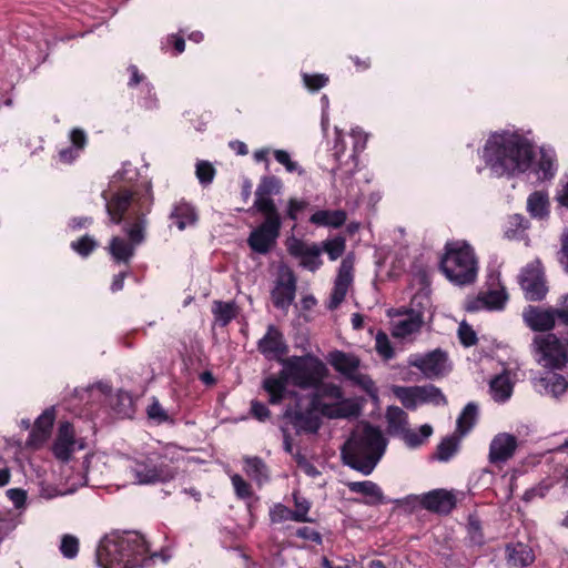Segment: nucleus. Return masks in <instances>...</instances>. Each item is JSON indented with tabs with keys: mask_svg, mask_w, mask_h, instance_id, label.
Masks as SVG:
<instances>
[{
	"mask_svg": "<svg viewBox=\"0 0 568 568\" xmlns=\"http://www.w3.org/2000/svg\"><path fill=\"white\" fill-rule=\"evenodd\" d=\"M328 368L318 357L306 354L291 356L282 362L277 376H268L263 382L270 395V403L282 400L288 384L302 389H313L311 407L327 418H349L359 413V406L353 398H345L339 386L324 383Z\"/></svg>",
	"mask_w": 568,
	"mask_h": 568,
	"instance_id": "nucleus-1",
	"label": "nucleus"
},
{
	"mask_svg": "<svg viewBox=\"0 0 568 568\" xmlns=\"http://www.w3.org/2000/svg\"><path fill=\"white\" fill-rule=\"evenodd\" d=\"M105 201V211L110 222L120 224L123 214L129 209L136 215L135 221L124 226L128 240L121 236H114L109 244V253L118 263H129L135 253V248L144 242L145 239V213L149 212L152 204L150 187L146 186L143 193L131 194L125 190L112 194L110 197L103 193Z\"/></svg>",
	"mask_w": 568,
	"mask_h": 568,
	"instance_id": "nucleus-2",
	"label": "nucleus"
},
{
	"mask_svg": "<svg viewBox=\"0 0 568 568\" xmlns=\"http://www.w3.org/2000/svg\"><path fill=\"white\" fill-rule=\"evenodd\" d=\"M479 156L491 175L514 178L531 169L535 148L520 131L500 130L488 135Z\"/></svg>",
	"mask_w": 568,
	"mask_h": 568,
	"instance_id": "nucleus-3",
	"label": "nucleus"
},
{
	"mask_svg": "<svg viewBox=\"0 0 568 568\" xmlns=\"http://www.w3.org/2000/svg\"><path fill=\"white\" fill-rule=\"evenodd\" d=\"M168 550L150 552L149 542L138 531H111L103 536L95 549L100 568H144L156 562H168Z\"/></svg>",
	"mask_w": 568,
	"mask_h": 568,
	"instance_id": "nucleus-4",
	"label": "nucleus"
},
{
	"mask_svg": "<svg viewBox=\"0 0 568 568\" xmlns=\"http://www.w3.org/2000/svg\"><path fill=\"white\" fill-rule=\"evenodd\" d=\"M382 432L368 424H359L342 449L344 462L364 475H369L386 449Z\"/></svg>",
	"mask_w": 568,
	"mask_h": 568,
	"instance_id": "nucleus-5",
	"label": "nucleus"
},
{
	"mask_svg": "<svg viewBox=\"0 0 568 568\" xmlns=\"http://www.w3.org/2000/svg\"><path fill=\"white\" fill-rule=\"evenodd\" d=\"M181 452L174 447L165 449V456L162 457L156 453L140 454L125 460V474L132 484L152 485L165 483L175 476V469L171 467L166 459L172 462L174 455Z\"/></svg>",
	"mask_w": 568,
	"mask_h": 568,
	"instance_id": "nucleus-6",
	"label": "nucleus"
},
{
	"mask_svg": "<svg viewBox=\"0 0 568 568\" xmlns=\"http://www.w3.org/2000/svg\"><path fill=\"white\" fill-rule=\"evenodd\" d=\"M440 268L452 283L459 286L468 285L477 278L478 258L466 241H450L445 244Z\"/></svg>",
	"mask_w": 568,
	"mask_h": 568,
	"instance_id": "nucleus-7",
	"label": "nucleus"
},
{
	"mask_svg": "<svg viewBox=\"0 0 568 568\" xmlns=\"http://www.w3.org/2000/svg\"><path fill=\"white\" fill-rule=\"evenodd\" d=\"M536 362L551 369H562L568 364V339L555 334L536 336L532 341Z\"/></svg>",
	"mask_w": 568,
	"mask_h": 568,
	"instance_id": "nucleus-8",
	"label": "nucleus"
},
{
	"mask_svg": "<svg viewBox=\"0 0 568 568\" xmlns=\"http://www.w3.org/2000/svg\"><path fill=\"white\" fill-rule=\"evenodd\" d=\"M393 393L407 409L412 410L424 404L438 406L446 403L440 389L434 385L394 386Z\"/></svg>",
	"mask_w": 568,
	"mask_h": 568,
	"instance_id": "nucleus-9",
	"label": "nucleus"
},
{
	"mask_svg": "<svg viewBox=\"0 0 568 568\" xmlns=\"http://www.w3.org/2000/svg\"><path fill=\"white\" fill-rule=\"evenodd\" d=\"M407 363L429 379L443 377L452 371V362L448 354L440 348L425 354H412Z\"/></svg>",
	"mask_w": 568,
	"mask_h": 568,
	"instance_id": "nucleus-10",
	"label": "nucleus"
},
{
	"mask_svg": "<svg viewBox=\"0 0 568 568\" xmlns=\"http://www.w3.org/2000/svg\"><path fill=\"white\" fill-rule=\"evenodd\" d=\"M488 290L479 294L477 297L469 298L466 302V310L468 312H477L480 310L499 311L503 310L508 295L505 286L500 283L499 274H491L487 282Z\"/></svg>",
	"mask_w": 568,
	"mask_h": 568,
	"instance_id": "nucleus-11",
	"label": "nucleus"
},
{
	"mask_svg": "<svg viewBox=\"0 0 568 568\" xmlns=\"http://www.w3.org/2000/svg\"><path fill=\"white\" fill-rule=\"evenodd\" d=\"M519 284L527 300L540 301L546 296L548 287L541 263L538 260L532 261L521 270Z\"/></svg>",
	"mask_w": 568,
	"mask_h": 568,
	"instance_id": "nucleus-12",
	"label": "nucleus"
},
{
	"mask_svg": "<svg viewBox=\"0 0 568 568\" xmlns=\"http://www.w3.org/2000/svg\"><path fill=\"white\" fill-rule=\"evenodd\" d=\"M288 253L300 261V265L311 272L317 271L323 261L321 260L322 248L316 243H307L296 237L286 242Z\"/></svg>",
	"mask_w": 568,
	"mask_h": 568,
	"instance_id": "nucleus-13",
	"label": "nucleus"
},
{
	"mask_svg": "<svg viewBox=\"0 0 568 568\" xmlns=\"http://www.w3.org/2000/svg\"><path fill=\"white\" fill-rule=\"evenodd\" d=\"M354 265L355 257L353 254H347L342 260L334 282V288L328 302V307L331 310L337 308L345 300V296L353 284Z\"/></svg>",
	"mask_w": 568,
	"mask_h": 568,
	"instance_id": "nucleus-14",
	"label": "nucleus"
},
{
	"mask_svg": "<svg viewBox=\"0 0 568 568\" xmlns=\"http://www.w3.org/2000/svg\"><path fill=\"white\" fill-rule=\"evenodd\" d=\"M281 222L264 221L260 226L254 229L247 243L252 251L258 254H266L276 243L280 235Z\"/></svg>",
	"mask_w": 568,
	"mask_h": 568,
	"instance_id": "nucleus-15",
	"label": "nucleus"
},
{
	"mask_svg": "<svg viewBox=\"0 0 568 568\" xmlns=\"http://www.w3.org/2000/svg\"><path fill=\"white\" fill-rule=\"evenodd\" d=\"M518 446L517 438L508 433L497 434L490 442L488 460L493 465L500 466L508 462Z\"/></svg>",
	"mask_w": 568,
	"mask_h": 568,
	"instance_id": "nucleus-16",
	"label": "nucleus"
},
{
	"mask_svg": "<svg viewBox=\"0 0 568 568\" xmlns=\"http://www.w3.org/2000/svg\"><path fill=\"white\" fill-rule=\"evenodd\" d=\"M525 324L536 332H545L554 328L556 323V313L554 307L544 308L539 306H527L523 311Z\"/></svg>",
	"mask_w": 568,
	"mask_h": 568,
	"instance_id": "nucleus-17",
	"label": "nucleus"
},
{
	"mask_svg": "<svg viewBox=\"0 0 568 568\" xmlns=\"http://www.w3.org/2000/svg\"><path fill=\"white\" fill-rule=\"evenodd\" d=\"M296 278L291 271L281 273L277 283L272 291V300L276 307L287 310L295 297Z\"/></svg>",
	"mask_w": 568,
	"mask_h": 568,
	"instance_id": "nucleus-18",
	"label": "nucleus"
},
{
	"mask_svg": "<svg viewBox=\"0 0 568 568\" xmlns=\"http://www.w3.org/2000/svg\"><path fill=\"white\" fill-rule=\"evenodd\" d=\"M532 384L537 393L552 398H560L568 390V381L558 373H546L535 378Z\"/></svg>",
	"mask_w": 568,
	"mask_h": 568,
	"instance_id": "nucleus-19",
	"label": "nucleus"
},
{
	"mask_svg": "<svg viewBox=\"0 0 568 568\" xmlns=\"http://www.w3.org/2000/svg\"><path fill=\"white\" fill-rule=\"evenodd\" d=\"M420 505L432 511L448 514L456 505L455 495L446 489H435L419 496Z\"/></svg>",
	"mask_w": 568,
	"mask_h": 568,
	"instance_id": "nucleus-20",
	"label": "nucleus"
},
{
	"mask_svg": "<svg viewBox=\"0 0 568 568\" xmlns=\"http://www.w3.org/2000/svg\"><path fill=\"white\" fill-rule=\"evenodd\" d=\"M8 499L13 504L14 509L9 510L2 517V534L12 531L20 523L26 508L27 493L20 488H11L6 491Z\"/></svg>",
	"mask_w": 568,
	"mask_h": 568,
	"instance_id": "nucleus-21",
	"label": "nucleus"
},
{
	"mask_svg": "<svg viewBox=\"0 0 568 568\" xmlns=\"http://www.w3.org/2000/svg\"><path fill=\"white\" fill-rule=\"evenodd\" d=\"M517 382V373L514 369H504L489 383L490 394L494 400L505 403L511 397Z\"/></svg>",
	"mask_w": 568,
	"mask_h": 568,
	"instance_id": "nucleus-22",
	"label": "nucleus"
},
{
	"mask_svg": "<svg viewBox=\"0 0 568 568\" xmlns=\"http://www.w3.org/2000/svg\"><path fill=\"white\" fill-rule=\"evenodd\" d=\"M423 324L420 310L412 308L409 312L393 321L392 335L396 338H407L417 333Z\"/></svg>",
	"mask_w": 568,
	"mask_h": 568,
	"instance_id": "nucleus-23",
	"label": "nucleus"
},
{
	"mask_svg": "<svg viewBox=\"0 0 568 568\" xmlns=\"http://www.w3.org/2000/svg\"><path fill=\"white\" fill-rule=\"evenodd\" d=\"M258 349L267 358H278L286 353V344L282 333L273 325L258 342Z\"/></svg>",
	"mask_w": 568,
	"mask_h": 568,
	"instance_id": "nucleus-24",
	"label": "nucleus"
},
{
	"mask_svg": "<svg viewBox=\"0 0 568 568\" xmlns=\"http://www.w3.org/2000/svg\"><path fill=\"white\" fill-rule=\"evenodd\" d=\"M55 415L54 409L49 408L44 410L36 420L34 427L29 436L28 445L34 448L40 447L47 442L51 434Z\"/></svg>",
	"mask_w": 568,
	"mask_h": 568,
	"instance_id": "nucleus-25",
	"label": "nucleus"
},
{
	"mask_svg": "<svg viewBox=\"0 0 568 568\" xmlns=\"http://www.w3.org/2000/svg\"><path fill=\"white\" fill-rule=\"evenodd\" d=\"M75 449L74 432L69 423H62L52 450L57 458L68 460Z\"/></svg>",
	"mask_w": 568,
	"mask_h": 568,
	"instance_id": "nucleus-26",
	"label": "nucleus"
},
{
	"mask_svg": "<svg viewBox=\"0 0 568 568\" xmlns=\"http://www.w3.org/2000/svg\"><path fill=\"white\" fill-rule=\"evenodd\" d=\"M70 146L63 148L58 153V159L63 164L73 163L87 146L88 138L83 130L73 129L69 134Z\"/></svg>",
	"mask_w": 568,
	"mask_h": 568,
	"instance_id": "nucleus-27",
	"label": "nucleus"
},
{
	"mask_svg": "<svg viewBox=\"0 0 568 568\" xmlns=\"http://www.w3.org/2000/svg\"><path fill=\"white\" fill-rule=\"evenodd\" d=\"M199 219L195 207L185 201H179L173 205L170 214L172 225L183 231L196 224Z\"/></svg>",
	"mask_w": 568,
	"mask_h": 568,
	"instance_id": "nucleus-28",
	"label": "nucleus"
},
{
	"mask_svg": "<svg viewBox=\"0 0 568 568\" xmlns=\"http://www.w3.org/2000/svg\"><path fill=\"white\" fill-rule=\"evenodd\" d=\"M526 210L530 217L546 221L550 215V200L546 191L530 193L526 201Z\"/></svg>",
	"mask_w": 568,
	"mask_h": 568,
	"instance_id": "nucleus-29",
	"label": "nucleus"
},
{
	"mask_svg": "<svg viewBox=\"0 0 568 568\" xmlns=\"http://www.w3.org/2000/svg\"><path fill=\"white\" fill-rule=\"evenodd\" d=\"M328 363L335 371L349 378L359 367V359L357 356L341 351L331 352L327 356Z\"/></svg>",
	"mask_w": 568,
	"mask_h": 568,
	"instance_id": "nucleus-30",
	"label": "nucleus"
},
{
	"mask_svg": "<svg viewBox=\"0 0 568 568\" xmlns=\"http://www.w3.org/2000/svg\"><path fill=\"white\" fill-rule=\"evenodd\" d=\"M346 486L351 491L363 495L365 497L363 503L366 505H379L385 503L381 487L371 480L348 481Z\"/></svg>",
	"mask_w": 568,
	"mask_h": 568,
	"instance_id": "nucleus-31",
	"label": "nucleus"
},
{
	"mask_svg": "<svg viewBox=\"0 0 568 568\" xmlns=\"http://www.w3.org/2000/svg\"><path fill=\"white\" fill-rule=\"evenodd\" d=\"M346 219V213L343 210H320L312 214L310 221L317 226L337 229L345 223Z\"/></svg>",
	"mask_w": 568,
	"mask_h": 568,
	"instance_id": "nucleus-32",
	"label": "nucleus"
},
{
	"mask_svg": "<svg viewBox=\"0 0 568 568\" xmlns=\"http://www.w3.org/2000/svg\"><path fill=\"white\" fill-rule=\"evenodd\" d=\"M508 562L515 567H526L535 560L531 548L524 544H517L507 548Z\"/></svg>",
	"mask_w": 568,
	"mask_h": 568,
	"instance_id": "nucleus-33",
	"label": "nucleus"
},
{
	"mask_svg": "<svg viewBox=\"0 0 568 568\" xmlns=\"http://www.w3.org/2000/svg\"><path fill=\"white\" fill-rule=\"evenodd\" d=\"M534 170L538 180L551 179L556 172L554 152L540 149L539 159Z\"/></svg>",
	"mask_w": 568,
	"mask_h": 568,
	"instance_id": "nucleus-34",
	"label": "nucleus"
},
{
	"mask_svg": "<svg viewBox=\"0 0 568 568\" xmlns=\"http://www.w3.org/2000/svg\"><path fill=\"white\" fill-rule=\"evenodd\" d=\"M128 70L131 74L129 85L134 87L141 83L142 91L145 92L148 95L142 105L146 109H152L153 106H155V97L152 93L153 88L149 82H145V77L139 72L135 65H130Z\"/></svg>",
	"mask_w": 568,
	"mask_h": 568,
	"instance_id": "nucleus-35",
	"label": "nucleus"
},
{
	"mask_svg": "<svg viewBox=\"0 0 568 568\" xmlns=\"http://www.w3.org/2000/svg\"><path fill=\"white\" fill-rule=\"evenodd\" d=\"M433 434V428L430 425L425 424L419 427L418 432L406 428L402 434V438L405 444L410 448H417L422 446Z\"/></svg>",
	"mask_w": 568,
	"mask_h": 568,
	"instance_id": "nucleus-36",
	"label": "nucleus"
},
{
	"mask_svg": "<svg viewBox=\"0 0 568 568\" xmlns=\"http://www.w3.org/2000/svg\"><path fill=\"white\" fill-rule=\"evenodd\" d=\"M244 470L247 476L255 480L258 485L264 484L268 479L266 465L257 457H246L244 459Z\"/></svg>",
	"mask_w": 568,
	"mask_h": 568,
	"instance_id": "nucleus-37",
	"label": "nucleus"
},
{
	"mask_svg": "<svg viewBox=\"0 0 568 568\" xmlns=\"http://www.w3.org/2000/svg\"><path fill=\"white\" fill-rule=\"evenodd\" d=\"M386 419L389 430L396 434H402L408 425L407 414L397 406H390L386 412Z\"/></svg>",
	"mask_w": 568,
	"mask_h": 568,
	"instance_id": "nucleus-38",
	"label": "nucleus"
},
{
	"mask_svg": "<svg viewBox=\"0 0 568 568\" xmlns=\"http://www.w3.org/2000/svg\"><path fill=\"white\" fill-rule=\"evenodd\" d=\"M530 222L521 214H514L509 216L508 227L505 232L506 236L510 240L524 239L526 231L529 229Z\"/></svg>",
	"mask_w": 568,
	"mask_h": 568,
	"instance_id": "nucleus-39",
	"label": "nucleus"
},
{
	"mask_svg": "<svg viewBox=\"0 0 568 568\" xmlns=\"http://www.w3.org/2000/svg\"><path fill=\"white\" fill-rule=\"evenodd\" d=\"M254 207L264 215L265 221L281 222L280 214L270 195H255Z\"/></svg>",
	"mask_w": 568,
	"mask_h": 568,
	"instance_id": "nucleus-40",
	"label": "nucleus"
},
{
	"mask_svg": "<svg viewBox=\"0 0 568 568\" xmlns=\"http://www.w3.org/2000/svg\"><path fill=\"white\" fill-rule=\"evenodd\" d=\"M212 313L215 321L220 325L225 326L236 316V306L231 302H214Z\"/></svg>",
	"mask_w": 568,
	"mask_h": 568,
	"instance_id": "nucleus-41",
	"label": "nucleus"
},
{
	"mask_svg": "<svg viewBox=\"0 0 568 568\" xmlns=\"http://www.w3.org/2000/svg\"><path fill=\"white\" fill-rule=\"evenodd\" d=\"M478 408L475 404L469 403L463 409L457 419V432L463 436L467 434L476 423Z\"/></svg>",
	"mask_w": 568,
	"mask_h": 568,
	"instance_id": "nucleus-42",
	"label": "nucleus"
},
{
	"mask_svg": "<svg viewBox=\"0 0 568 568\" xmlns=\"http://www.w3.org/2000/svg\"><path fill=\"white\" fill-rule=\"evenodd\" d=\"M321 248L327 254L331 261H336L345 252L346 240L342 236L327 239L322 243Z\"/></svg>",
	"mask_w": 568,
	"mask_h": 568,
	"instance_id": "nucleus-43",
	"label": "nucleus"
},
{
	"mask_svg": "<svg viewBox=\"0 0 568 568\" xmlns=\"http://www.w3.org/2000/svg\"><path fill=\"white\" fill-rule=\"evenodd\" d=\"M375 349L381 357L388 361L395 355L390 341L384 332H378L375 336Z\"/></svg>",
	"mask_w": 568,
	"mask_h": 568,
	"instance_id": "nucleus-44",
	"label": "nucleus"
},
{
	"mask_svg": "<svg viewBox=\"0 0 568 568\" xmlns=\"http://www.w3.org/2000/svg\"><path fill=\"white\" fill-rule=\"evenodd\" d=\"M348 379H351L354 384L358 385L373 398L377 397V388L375 386V383L368 375L363 374L357 369Z\"/></svg>",
	"mask_w": 568,
	"mask_h": 568,
	"instance_id": "nucleus-45",
	"label": "nucleus"
},
{
	"mask_svg": "<svg viewBox=\"0 0 568 568\" xmlns=\"http://www.w3.org/2000/svg\"><path fill=\"white\" fill-rule=\"evenodd\" d=\"M458 442L455 437L445 438L438 446L437 457L439 460L447 462L457 452Z\"/></svg>",
	"mask_w": 568,
	"mask_h": 568,
	"instance_id": "nucleus-46",
	"label": "nucleus"
},
{
	"mask_svg": "<svg viewBox=\"0 0 568 568\" xmlns=\"http://www.w3.org/2000/svg\"><path fill=\"white\" fill-rule=\"evenodd\" d=\"M60 551L65 558H74L79 551V540L71 535H64L61 539Z\"/></svg>",
	"mask_w": 568,
	"mask_h": 568,
	"instance_id": "nucleus-47",
	"label": "nucleus"
},
{
	"mask_svg": "<svg viewBox=\"0 0 568 568\" xmlns=\"http://www.w3.org/2000/svg\"><path fill=\"white\" fill-rule=\"evenodd\" d=\"M274 156L278 163L285 166L286 171L290 173L297 172L298 174H303L304 171L301 169L297 162L291 159V155L285 150H275Z\"/></svg>",
	"mask_w": 568,
	"mask_h": 568,
	"instance_id": "nucleus-48",
	"label": "nucleus"
},
{
	"mask_svg": "<svg viewBox=\"0 0 568 568\" xmlns=\"http://www.w3.org/2000/svg\"><path fill=\"white\" fill-rule=\"evenodd\" d=\"M97 246L95 241L93 237L89 235H84L81 239L73 241L71 243V247L73 251H75L81 256H88Z\"/></svg>",
	"mask_w": 568,
	"mask_h": 568,
	"instance_id": "nucleus-49",
	"label": "nucleus"
},
{
	"mask_svg": "<svg viewBox=\"0 0 568 568\" xmlns=\"http://www.w3.org/2000/svg\"><path fill=\"white\" fill-rule=\"evenodd\" d=\"M195 173L201 184H210L214 179L215 170L210 162L199 161Z\"/></svg>",
	"mask_w": 568,
	"mask_h": 568,
	"instance_id": "nucleus-50",
	"label": "nucleus"
},
{
	"mask_svg": "<svg viewBox=\"0 0 568 568\" xmlns=\"http://www.w3.org/2000/svg\"><path fill=\"white\" fill-rule=\"evenodd\" d=\"M294 513L282 504L274 505L270 510V518L272 523H283L286 520L294 521Z\"/></svg>",
	"mask_w": 568,
	"mask_h": 568,
	"instance_id": "nucleus-51",
	"label": "nucleus"
},
{
	"mask_svg": "<svg viewBox=\"0 0 568 568\" xmlns=\"http://www.w3.org/2000/svg\"><path fill=\"white\" fill-rule=\"evenodd\" d=\"M281 187L280 181L275 178H265L258 184L255 195H272L278 193Z\"/></svg>",
	"mask_w": 568,
	"mask_h": 568,
	"instance_id": "nucleus-52",
	"label": "nucleus"
},
{
	"mask_svg": "<svg viewBox=\"0 0 568 568\" xmlns=\"http://www.w3.org/2000/svg\"><path fill=\"white\" fill-rule=\"evenodd\" d=\"M305 87L311 91H317L325 87L328 82V78L325 74H302Z\"/></svg>",
	"mask_w": 568,
	"mask_h": 568,
	"instance_id": "nucleus-53",
	"label": "nucleus"
},
{
	"mask_svg": "<svg viewBox=\"0 0 568 568\" xmlns=\"http://www.w3.org/2000/svg\"><path fill=\"white\" fill-rule=\"evenodd\" d=\"M294 501H295V510H293L294 516H295L294 521H297V523L310 521V519L307 517V514L310 510V503L306 499L298 497L297 495H294Z\"/></svg>",
	"mask_w": 568,
	"mask_h": 568,
	"instance_id": "nucleus-54",
	"label": "nucleus"
},
{
	"mask_svg": "<svg viewBox=\"0 0 568 568\" xmlns=\"http://www.w3.org/2000/svg\"><path fill=\"white\" fill-rule=\"evenodd\" d=\"M231 481L239 498L245 499L252 496L250 484L246 483L240 475H233L231 477Z\"/></svg>",
	"mask_w": 568,
	"mask_h": 568,
	"instance_id": "nucleus-55",
	"label": "nucleus"
},
{
	"mask_svg": "<svg viewBox=\"0 0 568 568\" xmlns=\"http://www.w3.org/2000/svg\"><path fill=\"white\" fill-rule=\"evenodd\" d=\"M458 336H459L460 343L467 347L476 344V342H477V336H476L475 331L471 328V326H469L465 322H462L459 324Z\"/></svg>",
	"mask_w": 568,
	"mask_h": 568,
	"instance_id": "nucleus-56",
	"label": "nucleus"
},
{
	"mask_svg": "<svg viewBox=\"0 0 568 568\" xmlns=\"http://www.w3.org/2000/svg\"><path fill=\"white\" fill-rule=\"evenodd\" d=\"M90 392L92 396H103V400L110 405H112V395H111V387L105 383H98L95 385H92L90 387Z\"/></svg>",
	"mask_w": 568,
	"mask_h": 568,
	"instance_id": "nucleus-57",
	"label": "nucleus"
},
{
	"mask_svg": "<svg viewBox=\"0 0 568 568\" xmlns=\"http://www.w3.org/2000/svg\"><path fill=\"white\" fill-rule=\"evenodd\" d=\"M555 199L559 205L568 209V176L559 181Z\"/></svg>",
	"mask_w": 568,
	"mask_h": 568,
	"instance_id": "nucleus-58",
	"label": "nucleus"
},
{
	"mask_svg": "<svg viewBox=\"0 0 568 568\" xmlns=\"http://www.w3.org/2000/svg\"><path fill=\"white\" fill-rule=\"evenodd\" d=\"M556 313V320H559L562 324L568 326V294L560 297L558 307L554 308Z\"/></svg>",
	"mask_w": 568,
	"mask_h": 568,
	"instance_id": "nucleus-59",
	"label": "nucleus"
},
{
	"mask_svg": "<svg viewBox=\"0 0 568 568\" xmlns=\"http://www.w3.org/2000/svg\"><path fill=\"white\" fill-rule=\"evenodd\" d=\"M148 416L158 423H163L168 420V415L159 402H153L149 406Z\"/></svg>",
	"mask_w": 568,
	"mask_h": 568,
	"instance_id": "nucleus-60",
	"label": "nucleus"
},
{
	"mask_svg": "<svg viewBox=\"0 0 568 568\" xmlns=\"http://www.w3.org/2000/svg\"><path fill=\"white\" fill-rule=\"evenodd\" d=\"M251 412L253 416L261 422L265 420L270 416L268 408L264 404L256 400L252 402Z\"/></svg>",
	"mask_w": 568,
	"mask_h": 568,
	"instance_id": "nucleus-61",
	"label": "nucleus"
},
{
	"mask_svg": "<svg viewBox=\"0 0 568 568\" xmlns=\"http://www.w3.org/2000/svg\"><path fill=\"white\" fill-rule=\"evenodd\" d=\"M352 136L354 139V151L358 152L365 148L367 135L366 133L359 129L355 128L352 130Z\"/></svg>",
	"mask_w": 568,
	"mask_h": 568,
	"instance_id": "nucleus-62",
	"label": "nucleus"
},
{
	"mask_svg": "<svg viewBox=\"0 0 568 568\" xmlns=\"http://www.w3.org/2000/svg\"><path fill=\"white\" fill-rule=\"evenodd\" d=\"M306 206V203L304 201H298V200H295V199H291L288 201V206H287V216L291 219V220H296L297 219V215L301 211H303Z\"/></svg>",
	"mask_w": 568,
	"mask_h": 568,
	"instance_id": "nucleus-63",
	"label": "nucleus"
},
{
	"mask_svg": "<svg viewBox=\"0 0 568 568\" xmlns=\"http://www.w3.org/2000/svg\"><path fill=\"white\" fill-rule=\"evenodd\" d=\"M296 462L298 465V468L305 473L310 477H316L320 475V471L310 463L306 460V458L302 456H296Z\"/></svg>",
	"mask_w": 568,
	"mask_h": 568,
	"instance_id": "nucleus-64",
	"label": "nucleus"
}]
</instances>
